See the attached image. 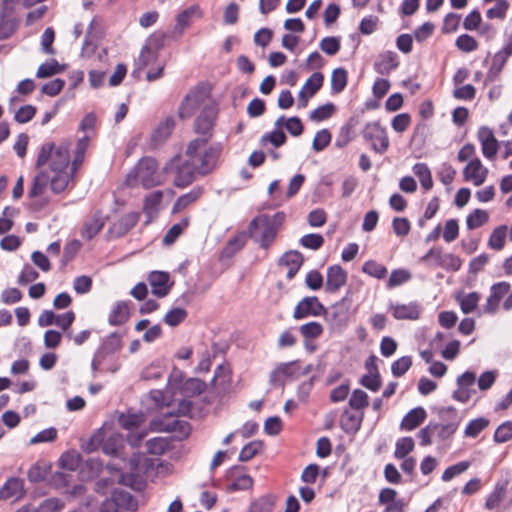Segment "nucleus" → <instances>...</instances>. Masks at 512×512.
I'll use <instances>...</instances> for the list:
<instances>
[{
	"label": "nucleus",
	"instance_id": "obj_1",
	"mask_svg": "<svg viewBox=\"0 0 512 512\" xmlns=\"http://www.w3.org/2000/svg\"><path fill=\"white\" fill-rule=\"evenodd\" d=\"M284 221V212H277L272 216L261 214L249 223L248 234L260 248L268 250L275 241Z\"/></svg>",
	"mask_w": 512,
	"mask_h": 512
},
{
	"label": "nucleus",
	"instance_id": "obj_2",
	"mask_svg": "<svg viewBox=\"0 0 512 512\" xmlns=\"http://www.w3.org/2000/svg\"><path fill=\"white\" fill-rule=\"evenodd\" d=\"M163 182V173L159 171L158 162L153 157L141 158L126 177V184L129 187L141 185L145 189H150Z\"/></svg>",
	"mask_w": 512,
	"mask_h": 512
},
{
	"label": "nucleus",
	"instance_id": "obj_3",
	"mask_svg": "<svg viewBox=\"0 0 512 512\" xmlns=\"http://www.w3.org/2000/svg\"><path fill=\"white\" fill-rule=\"evenodd\" d=\"M49 161L52 171H69V143L63 141L57 146L52 142L43 144L36 160V168L41 169Z\"/></svg>",
	"mask_w": 512,
	"mask_h": 512
},
{
	"label": "nucleus",
	"instance_id": "obj_4",
	"mask_svg": "<svg viewBox=\"0 0 512 512\" xmlns=\"http://www.w3.org/2000/svg\"><path fill=\"white\" fill-rule=\"evenodd\" d=\"M163 173L174 174V185L179 188H184L195 180L197 167L193 161L184 160L180 156H175L165 164Z\"/></svg>",
	"mask_w": 512,
	"mask_h": 512
},
{
	"label": "nucleus",
	"instance_id": "obj_5",
	"mask_svg": "<svg viewBox=\"0 0 512 512\" xmlns=\"http://www.w3.org/2000/svg\"><path fill=\"white\" fill-rule=\"evenodd\" d=\"M150 428L156 432H179L181 438L188 437L191 431L187 421L181 420L171 413L152 419Z\"/></svg>",
	"mask_w": 512,
	"mask_h": 512
},
{
	"label": "nucleus",
	"instance_id": "obj_6",
	"mask_svg": "<svg viewBox=\"0 0 512 512\" xmlns=\"http://www.w3.org/2000/svg\"><path fill=\"white\" fill-rule=\"evenodd\" d=\"M363 138L371 143L374 152L384 154L390 145L385 128L379 122L367 123L363 130Z\"/></svg>",
	"mask_w": 512,
	"mask_h": 512
},
{
	"label": "nucleus",
	"instance_id": "obj_7",
	"mask_svg": "<svg viewBox=\"0 0 512 512\" xmlns=\"http://www.w3.org/2000/svg\"><path fill=\"white\" fill-rule=\"evenodd\" d=\"M19 0H4L0 11V41L9 39L18 29L19 21L14 15V5Z\"/></svg>",
	"mask_w": 512,
	"mask_h": 512
},
{
	"label": "nucleus",
	"instance_id": "obj_8",
	"mask_svg": "<svg viewBox=\"0 0 512 512\" xmlns=\"http://www.w3.org/2000/svg\"><path fill=\"white\" fill-rule=\"evenodd\" d=\"M326 313V308L316 296L304 297L296 305L293 318L295 320L305 319L307 317H317Z\"/></svg>",
	"mask_w": 512,
	"mask_h": 512
},
{
	"label": "nucleus",
	"instance_id": "obj_9",
	"mask_svg": "<svg viewBox=\"0 0 512 512\" xmlns=\"http://www.w3.org/2000/svg\"><path fill=\"white\" fill-rule=\"evenodd\" d=\"M217 108L215 105H205L198 117L194 122L195 132L203 135L204 138H208V140L212 136V129L217 117Z\"/></svg>",
	"mask_w": 512,
	"mask_h": 512
},
{
	"label": "nucleus",
	"instance_id": "obj_10",
	"mask_svg": "<svg viewBox=\"0 0 512 512\" xmlns=\"http://www.w3.org/2000/svg\"><path fill=\"white\" fill-rule=\"evenodd\" d=\"M388 310L396 320H418L422 314L423 308L417 301L407 304L390 303Z\"/></svg>",
	"mask_w": 512,
	"mask_h": 512
},
{
	"label": "nucleus",
	"instance_id": "obj_11",
	"mask_svg": "<svg viewBox=\"0 0 512 512\" xmlns=\"http://www.w3.org/2000/svg\"><path fill=\"white\" fill-rule=\"evenodd\" d=\"M205 100V93L201 89L191 90L181 102L178 116L181 119L190 118Z\"/></svg>",
	"mask_w": 512,
	"mask_h": 512
},
{
	"label": "nucleus",
	"instance_id": "obj_12",
	"mask_svg": "<svg viewBox=\"0 0 512 512\" xmlns=\"http://www.w3.org/2000/svg\"><path fill=\"white\" fill-rule=\"evenodd\" d=\"M512 56V32L508 36L503 48L499 50L492 58V63L487 73V77L494 80L503 70L507 60Z\"/></svg>",
	"mask_w": 512,
	"mask_h": 512
},
{
	"label": "nucleus",
	"instance_id": "obj_13",
	"mask_svg": "<svg viewBox=\"0 0 512 512\" xmlns=\"http://www.w3.org/2000/svg\"><path fill=\"white\" fill-rule=\"evenodd\" d=\"M440 417L443 420H449L446 424H439L438 437L442 440L450 438L458 429L460 418L454 407H447L440 411Z\"/></svg>",
	"mask_w": 512,
	"mask_h": 512
},
{
	"label": "nucleus",
	"instance_id": "obj_14",
	"mask_svg": "<svg viewBox=\"0 0 512 512\" xmlns=\"http://www.w3.org/2000/svg\"><path fill=\"white\" fill-rule=\"evenodd\" d=\"M219 155L220 149L217 147H209L201 152L196 161H194L197 167V174L204 176L212 172L216 167Z\"/></svg>",
	"mask_w": 512,
	"mask_h": 512
},
{
	"label": "nucleus",
	"instance_id": "obj_15",
	"mask_svg": "<svg viewBox=\"0 0 512 512\" xmlns=\"http://www.w3.org/2000/svg\"><path fill=\"white\" fill-rule=\"evenodd\" d=\"M477 137L481 143L483 155L488 159H493L499 148L498 141L493 131L489 127L482 126L478 130Z\"/></svg>",
	"mask_w": 512,
	"mask_h": 512
},
{
	"label": "nucleus",
	"instance_id": "obj_16",
	"mask_svg": "<svg viewBox=\"0 0 512 512\" xmlns=\"http://www.w3.org/2000/svg\"><path fill=\"white\" fill-rule=\"evenodd\" d=\"M465 180L471 181L475 186L482 185L488 175V169L484 167L479 158L472 159L464 168Z\"/></svg>",
	"mask_w": 512,
	"mask_h": 512
},
{
	"label": "nucleus",
	"instance_id": "obj_17",
	"mask_svg": "<svg viewBox=\"0 0 512 512\" xmlns=\"http://www.w3.org/2000/svg\"><path fill=\"white\" fill-rule=\"evenodd\" d=\"M170 275L163 271H153L149 274L148 281L151 286L152 293L157 297H165L172 287L169 283Z\"/></svg>",
	"mask_w": 512,
	"mask_h": 512
},
{
	"label": "nucleus",
	"instance_id": "obj_18",
	"mask_svg": "<svg viewBox=\"0 0 512 512\" xmlns=\"http://www.w3.org/2000/svg\"><path fill=\"white\" fill-rule=\"evenodd\" d=\"M346 281L347 272L340 265H333L327 269L325 289L328 293H336Z\"/></svg>",
	"mask_w": 512,
	"mask_h": 512
},
{
	"label": "nucleus",
	"instance_id": "obj_19",
	"mask_svg": "<svg viewBox=\"0 0 512 512\" xmlns=\"http://www.w3.org/2000/svg\"><path fill=\"white\" fill-rule=\"evenodd\" d=\"M54 175L49 176L50 188L53 193L59 194L67 188H73L75 185V173L69 171H53Z\"/></svg>",
	"mask_w": 512,
	"mask_h": 512
},
{
	"label": "nucleus",
	"instance_id": "obj_20",
	"mask_svg": "<svg viewBox=\"0 0 512 512\" xmlns=\"http://www.w3.org/2000/svg\"><path fill=\"white\" fill-rule=\"evenodd\" d=\"M399 66L398 55L394 51H384L378 55L374 69L381 75H389L391 71Z\"/></svg>",
	"mask_w": 512,
	"mask_h": 512
},
{
	"label": "nucleus",
	"instance_id": "obj_21",
	"mask_svg": "<svg viewBox=\"0 0 512 512\" xmlns=\"http://www.w3.org/2000/svg\"><path fill=\"white\" fill-rule=\"evenodd\" d=\"M396 496L397 492L392 488H384L380 491L379 503L386 505L384 512H404V501Z\"/></svg>",
	"mask_w": 512,
	"mask_h": 512
},
{
	"label": "nucleus",
	"instance_id": "obj_22",
	"mask_svg": "<svg viewBox=\"0 0 512 512\" xmlns=\"http://www.w3.org/2000/svg\"><path fill=\"white\" fill-rule=\"evenodd\" d=\"M303 263V256L300 252L292 250L284 253L280 260L279 265L288 267L287 278L291 280L299 271Z\"/></svg>",
	"mask_w": 512,
	"mask_h": 512
},
{
	"label": "nucleus",
	"instance_id": "obj_23",
	"mask_svg": "<svg viewBox=\"0 0 512 512\" xmlns=\"http://www.w3.org/2000/svg\"><path fill=\"white\" fill-rule=\"evenodd\" d=\"M509 481L507 479L498 481L495 484L493 491L487 496L485 508L494 510L499 507L501 501L504 499Z\"/></svg>",
	"mask_w": 512,
	"mask_h": 512
},
{
	"label": "nucleus",
	"instance_id": "obj_24",
	"mask_svg": "<svg viewBox=\"0 0 512 512\" xmlns=\"http://www.w3.org/2000/svg\"><path fill=\"white\" fill-rule=\"evenodd\" d=\"M24 493V481L17 477L8 479L0 490V498H19Z\"/></svg>",
	"mask_w": 512,
	"mask_h": 512
},
{
	"label": "nucleus",
	"instance_id": "obj_25",
	"mask_svg": "<svg viewBox=\"0 0 512 512\" xmlns=\"http://www.w3.org/2000/svg\"><path fill=\"white\" fill-rule=\"evenodd\" d=\"M427 413L423 407H416L410 410L401 421V428L404 430H414L426 419Z\"/></svg>",
	"mask_w": 512,
	"mask_h": 512
},
{
	"label": "nucleus",
	"instance_id": "obj_26",
	"mask_svg": "<svg viewBox=\"0 0 512 512\" xmlns=\"http://www.w3.org/2000/svg\"><path fill=\"white\" fill-rule=\"evenodd\" d=\"M129 315V302L118 301L109 314L108 322L112 326H119L128 321Z\"/></svg>",
	"mask_w": 512,
	"mask_h": 512
},
{
	"label": "nucleus",
	"instance_id": "obj_27",
	"mask_svg": "<svg viewBox=\"0 0 512 512\" xmlns=\"http://www.w3.org/2000/svg\"><path fill=\"white\" fill-rule=\"evenodd\" d=\"M199 11V7L197 5H192L182 12H180L176 17V25L173 30L174 36H181L184 30L191 24L192 17Z\"/></svg>",
	"mask_w": 512,
	"mask_h": 512
},
{
	"label": "nucleus",
	"instance_id": "obj_28",
	"mask_svg": "<svg viewBox=\"0 0 512 512\" xmlns=\"http://www.w3.org/2000/svg\"><path fill=\"white\" fill-rule=\"evenodd\" d=\"M145 422V415L142 412L122 413L118 417L119 425L128 431L139 428Z\"/></svg>",
	"mask_w": 512,
	"mask_h": 512
},
{
	"label": "nucleus",
	"instance_id": "obj_29",
	"mask_svg": "<svg viewBox=\"0 0 512 512\" xmlns=\"http://www.w3.org/2000/svg\"><path fill=\"white\" fill-rule=\"evenodd\" d=\"M203 194V188L202 187H195L191 191H189L186 194H183L177 198L175 203L172 207L173 213H179L185 208H187L189 205L194 203L196 200L200 198V196Z\"/></svg>",
	"mask_w": 512,
	"mask_h": 512
},
{
	"label": "nucleus",
	"instance_id": "obj_30",
	"mask_svg": "<svg viewBox=\"0 0 512 512\" xmlns=\"http://www.w3.org/2000/svg\"><path fill=\"white\" fill-rule=\"evenodd\" d=\"M162 199L163 192L160 190L153 191L145 196L143 211L149 218L158 213Z\"/></svg>",
	"mask_w": 512,
	"mask_h": 512
},
{
	"label": "nucleus",
	"instance_id": "obj_31",
	"mask_svg": "<svg viewBox=\"0 0 512 512\" xmlns=\"http://www.w3.org/2000/svg\"><path fill=\"white\" fill-rule=\"evenodd\" d=\"M48 183H50L48 173L40 170L33 178L31 188L28 191L29 198H35L43 194Z\"/></svg>",
	"mask_w": 512,
	"mask_h": 512
},
{
	"label": "nucleus",
	"instance_id": "obj_32",
	"mask_svg": "<svg viewBox=\"0 0 512 512\" xmlns=\"http://www.w3.org/2000/svg\"><path fill=\"white\" fill-rule=\"evenodd\" d=\"M112 499L118 507L126 510L133 511L137 507V503L133 496L129 492L121 489H115L112 492Z\"/></svg>",
	"mask_w": 512,
	"mask_h": 512
},
{
	"label": "nucleus",
	"instance_id": "obj_33",
	"mask_svg": "<svg viewBox=\"0 0 512 512\" xmlns=\"http://www.w3.org/2000/svg\"><path fill=\"white\" fill-rule=\"evenodd\" d=\"M146 451L153 455H162L170 448V440L165 437H154L146 441Z\"/></svg>",
	"mask_w": 512,
	"mask_h": 512
},
{
	"label": "nucleus",
	"instance_id": "obj_34",
	"mask_svg": "<svg viewBox=\"0 0 512 512\" xmlns=\"http://www.w3.org/2000/svg\"><path fill=\"white\" fill-rule=\"evenodd\" d=\"M296 373V362H287L279 364L270 374V382L277 384L280 382V376L292 377Z\"/></svg>",
	"mask_w": 512,
	"mask_h": 512
},
{
	"label": "nucleus",
	"instance_id": "obj_35",
	"mask_svg": "<svg viewBox=\"0 0 512 512\" xmlns=\"http://www.w3.org/2000/svg\"><path fill=\"white\" fill-rule=\"evenodd\" d=\"M89 138L87 136L82 137L78 140L75 150L74 159L71 162L70 168L72 173H76L79 167L82 165L85 157L86 150L88 148Z\"/></svg>",
	"mask_w": 512,
	"mask_h": 512
},
{
	"label": "nucleus",
	"instance_id": "obj_36",
	"mask_svg": "<svg viewBox=\"0 0 512 512\" xmlns=\"http://www.w3.org/2000/svg\"><path fill=\"white\" fill-rule=\"evenodd\" d=\"M413 172L418 177L423 189L430 190L433 187L431 171L427 164L416 163L413 166Z\"/></svg>",
	"mask_w": 512,
	"mask_h": 512
},
{
	"label": "nucleus",
	"instance_id": "obj_37",
	"mask_svg": "<svg viewBox=\"0 0 512 512\" xmlns=\"http://www.w3.org/2000/svg\"><path fill=\"white\" fill-rule=\"evenodd\" d=\"M175 127V120L172 116L165 118L153 133V140L156 142H162L166 140L172 133Z\"/></svg>",
	"mask_w": 512,
	"mask_h": 512
},
{
	"label": "nucleus",
	"instance_id": "obj_38",
	"mask_svg": "<svg viewBox=\"0 0 512 512\" xmlns=\"http://www.w3.org/2000/svg\"><path fill=\"white\" fill-rule=\"evenodd\" d=\"M489 220V213L486 210L475 209L466 218V225L468 230L477 229Z\"/></svg>",
	"mask_w": 512,
	"mask_h": 512
},
{
	"label": "nucleus",
	"instance_id": "obj_39",
	"mask_svg": "<svg viewBox=\"0 0 512 512\" xmlns=\"http://www.w3.org/2000/svg\"><path fill=\"white\" fill-rule=\"evenodd\" d=\"M347 71L344 68H336L331 75V91L338 94L342 92L347 85Z\"/></svg>",
	"mask_w": 512,
	"mask_h": 512
},
{
	"label": "nucleus",
	"instance_id": "obj_40",
	"mask_svg": "<svg viewBox=\"0 0 512 512\" xmlns=\"http://www.w3.org/2000/svg\"><path fill=\"white\" fill-rule=\"evenodd\" d=\"M506 236H507V226L506 225L498 226L497 228H495L492 231V233L489 237V240H488V246L491 249H494L496 251L503 249V247L505 245Z\"/></svg>",
	"mask_w": 512,
	"mask_h": 512
},
{
	"label": "nucleus",
	"instance_id": "obj_41",
	"mask_svg": "<svg viewBox=\"0 0 512 512\" xmlns=\"http://www.w3.org/2000/svg\"><path fill=\"white\" fill-rule=\"evenodd\" d=\"M362 272L376 279H384L388 270L375 260H367L362 266Z\"/></svg>",
	"mask_w": 512,
	"mask_h": 512
},
{
	"label": "nucleus",
	"instance_id": "obj_42",
	"mask_svg": "<svg viewBox=\"0 0 512 512\" xmlns=\"http://www.w3.org/2000/svg\"><path fill=\"white\" fill-rule=\"evenodd\" d=\"M362 416H357L345 410L341 417V426L346 432L355 433L361 427Z\"/></svg>",
	"mask_w": 512,
	"mask_h": 512
},
{
	"label": "nucleus",
	"instance_id": "obj_43",
	"mask_svg": "<svg viewBox=\"0 0 512 512\" xmlns=\"http://www.w3.org/2000/svg\"><path fill=\"white\" fill-rule=\"evenodd\" d=\"M323 331V326L316 321L305 323L299 327V332L304 340L316 339L322 335Z\"/></svg>",
	"mask_w": 512,
	"mask_h": 512
},
{
	"label": "nucleus",
	"instance_id": "obj_44",
	"mask_svg": "<svg viewBox=\"0 0 512 512\" xmlns=\"http://www.w3.org/2000/svg\"><path fill=\"white\" fill-rule=\"evenodd\" d=\"M324 76L320 72H314L304 83L301 90L308 93V97H313L323 85Z\"/></svg>",
	"mask_w": 512,
	"mask_h": 512
},
{
	"label": "nucleus",
	"instance_id": "obj_45",
	"mask_svg": "<svg viewBox=\"0 0 512 512\" xmlns=\"http://www.w3.org/2000/svg\"><path fill=\"white\" fill-rule=\"evenodd\" d=\"M489 423V420L485 417H479L471 420L467 424L464 434L466 437L475 438L489 425Z\"/></svg>",
	"mask_w": 512,
	"mask_h": 512
},
{
	"label": "nucleus",
	"instance_id": "obj_46",
	"mask_svg": "<svg viewBox=\"0 0 512 512\" xmlns=\"http://www.w3.org/2000/svg\"><path fill=\"white\" fill-rule=\"evenodd\" d=\"M479 300L480 295L478 292H470L463 297L458 298L460 308L465 314L472 313L476 309Z\"/></svg>",
	"mask_w": 512,
	"mask_h": 512
},
{
	"label": "nucleus",
	"instance_id": "obj_47",
	"mask_svg": "<svg viewBox=\"0 0 512 512\" xmlns=\"http://www.w3.org/2000/svg\"><path fill=\"white\" fill-rule=\"evenodd\" d=\"M81 461V456L76 451H68L61 455L60 457V466L64 469L75 471Z\"/></svg>",
	"mask_w": 512,
	"mask_h": 512
},
{
	"label": "nucleus",
	"instance_id": "obj_48",
	"mask_svg": "<svg viewBox=\"0 0 512 512\" xmlns=\"http://www.w3.org/2000/svg\"><path fill=\"white\" fill-rule=\"evenodd\" d=\"M274 505L273 496H262L251 504L248 512H272Z\"/></svg>",
	"mask_w": 512,
	"mask_h": 512
},
{
	"label": "nucleus",
	"instance_id": "obj_49",
	"mask_svg": "<svg viewBox=\"0 0 512 512\" xmlns=\"http://www.w3.org/2000/svg\"><path fill=\"white\" fill-rule=\"evenodd\" d=\"M335 112V106L333 103H326L314 109L310 113V119L315 122H321L330 118Z\"/></svg>",
	"mask_w": 512,
	"mask_h": 512
},
{
	"label": "nucleus",
	"instance_id": "obj_50",
	"mask_svg": "<svg viewBox=\"0 0 512 512\" xmlns=\"http://www.w3.org/2000/svg\"><path fill=\"white\" fill-rule=\"evenodd\" d=\"M471 463L469 461H461L457 464L449 466L446 468L442 474V480L444 482L451 481L454 477L464 473L469 467Z\"/></svg>",
	"mask_w": 512,
	"mask_h": 512
},
{
	"label": "nucleus",
	"instance_id": "obj_51",
	"mask_svg": "<svg viewBox=\"0 0 512 512\" xmlns=\"http://www.w3.org/2000/svg\"><path fill=\"white\" fill-rule=\"evenodd\" d=\"M414 449V441L411 437H402L397 440L394 455L398 459L405 458Z\"/></svg>",
	"mask_w": 512,
	"mask_h": 512
},
{
	"label": "nucleus",
	"instance_id": "obj_52",
	"mask_svg": "<svg viewBox=\"0 0 512 512\" xmlns=\"http://www.w3.org/2000/svg\"><path fill=\"white\" fill-rule=\"evenodd\" d=\"M245 245V235L240 233L231 238L226 244L223 254L227 257H231L240 251Z\"/></svg>",
	"mask_w": 512,
	"mask_h": 512
},
{
	"label": "nucleus",
	"instance_id": "obj_53",
	"mask_svg": "<svg viewBox=\"0 0 512 512\" xmlns=\"http://www.w3.org/2000/svg\"><path fill=\"white\" fill-rule=\"evenodd\" d=\"M62 71V67L56 60L41 64L36 72L38 78H48Z\"/></svg>",
	"mask_w": 512,
	"mask_h": 512
},
{
	"label": "nucleus",
	"instance_id": "obj_54",
	"mask_svg": "<svg viewBox=\"0 0 512 512\" xmlns=\"http://www.w3.org/2000/svg\"><path fill=\"white\" fill-rule=\"evenodd\" d=\"M122 346L121 335L119 333L113 332L108 335L101 343V347L108 354H113L118 351Z\"/></svg>",
	"mask_w": 512,
	"mask_h": 512
},
{
	"label": "nucleus",
	"instance_id": "obj_55",
	"mask_svg": "<svg viewBox=\"0 0 512 512\" xmlns=\"http://www.w3.org/2000/svg\"><path fill=\"white\" fill-rule=\"evenodd\" d=\"M187 315L188 313L185 309L173 308L164 316V322L171 327H175L182 323L186 319Z\"/></svg>",
	"mask_w": 512,
	"mask_h": 512
},
{
	"label": "nucleus",
	"instance_id": "obj_56",
	"mask_svg": "<svg viewBox=\"0 0 512 512\" xmlns=\"http://www.w3.org/2000/svg\"><path fill=\"white\" fill-rule=\"evenodd\" d=\"M412 366V358L410 356H402L395 360L391 365L393 376L402 377Z\"/></svg>",
	"mask_w": 512,
	"mask_h": 512
},
{
	"label": "nucleus",
	"instance_id": "obj_57",
	"mask_svg": "<svg viewBox=\"0 0 512 512\" xmlns=\"http://www.w3.org/2000/svg\"><path fill=\"white\" fill-rule=\"evenodd\" d=\"M287 137L281 129H275L270 133H266L261 137V143H271L275 148H278L286 143Z\"/></svg>",
	"mask_w": 512,
	"mask_h": 512
},
{
	"label": "nucleus",
	"instance_id": "obj_58",
	"mask_svg": "<svg viewBox=\"0 0 512 512\" xmlns=\"http://www.w3.org/2000/svg\"><path fill=\"white\" fill-rule=\"evenodd\" d=\"M410 278H411L410 272L405 269L393 270L388 279L387 287L393 288V287L402 285L405 282L409 281Z\"/></svg>",
	"mask_w": 512,
	"mask_h": 512
},
{
	"label": "nucleus",
	"instance_id": "obj_59",
	"mask_svg": "<svg viewBox=\"0 0 512 512\" xmlns=\"http://www.w3.org/2000/svg\"><path fill=\"white\" fill-rule=\"evenodd\" d=\"M208 142V138H196L192 140L186 149V155L189 157V160L196 161L198 155L201 153V150L206 146Z\"/></svg>",
	"mask_w": 512,
	"mask_h": 512
},
{
	"label": "nucleus",
	"instance_id": "obj_60",
	"mask_svg": "<svg viewBox=\"0 0 512 512\" xmlns=\"http://www.w3.org/2000/svg\"><path fill=\"white\" fill-rule=\"evenodd\" d=\"M512 439V421H505L498 426L494 433L496 443H505Z\"/></svg>",
	"mask_w": 512,
	"mask_h": 512
},
{
	"label": "nucleus",
	"instance_id": "obj_61",
	"mask_svg": "<svg viewBox=\"0 0 512 512\" xmlns=\"http://www.w3.org/2000/svg\"><path fill=\"white\" fill-rule=\"evenodd\" d=\"M456 47L466 53L472 52L478 48L476 39L468 34L460 35L455 42Z\"/></svg>",
	"mask_w": 512,
	"mask_h": 512
},
{
	"label": "nucleus",
	"instance_id": "obj_62",
	"mask_svg": "<svg viewBox=\"0 0 512 512\" xmlns=\"http://www.w3.org/2000/svg\"><path fill=\"white\" fill-rule=\"evenodd\" d=\"M369 405L368 395L361 389L353 391L352 396L349 399V406L353 409L360 410Z\"/></svg>",
	"mask_w": 512,
	"mask_h": 512
},
{
	"label": "nucleus",
	"instance_id": "obj_63",
	"mask_svg": "<svg viewBox=\"0 0 512 512\" xmlns=\"http://www.w3.org/2000/svg\"><path fill=\"white\" fill-rule=\"evenodd\" d=\"M320 49L327 55L337 54L341 48L340 40L337 37H325L320 41Z\"/></svg>",
	"mask_w": 512,
	"mask_h": 512
},
{
	"label": "nucleus",
	"instance_id": "obj_64",
	"mask_svg": "<svg viewBox=\"0 0 512 512\" xmlns=\"http://www.w3.org/2000/svg\"><path fill=\"white\" fill-rule=\"evenodd\" d=\"M262 448L260 441H252L246 444L239 453V460L241 462H247L251 460Z\"/></svg>",
	"mask_w": 512,
	"mask_h": 512
}]
</instances>
